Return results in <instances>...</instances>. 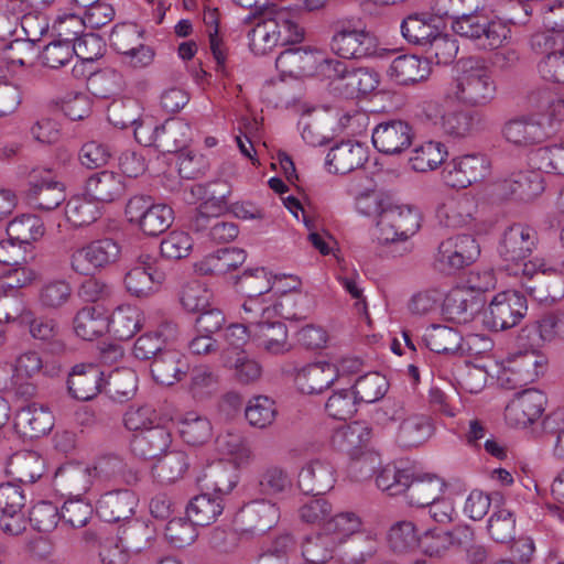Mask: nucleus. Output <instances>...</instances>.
<instances>
[{"label":"nucleus","mask_w":564,"mask_h":564,"mask_svg":"<svg viewBox=\"0 0 564 564\" xmlns=\"http://www.w3.org/2000/svg\"><path fill=\"white\" fill-rule=\"evenodd\" d=\"M538 245L539 234L533 227L523 223L508 226L497 247L501 268L520 280H544L545 273L553 270V264L541 257L531 258Z\"/></svg>","instance_id":"1"},{"label":"nucleus","mask_w":564,"mask_h":564,"mask_svg":"<svg viewBox=\"0 0 564 564\" xmlns=\"http://www.w3.org/2000/svg\"><path fill=\"white\" fill-rule=\"evenodd\" d=\"M492 70L481 58L470 57L457 63L446 97L466 107H485L496 97Z\"/></svg>","instance_id":"2"},{"label":"nucleus","mask_w":564,"mask_h":564,"mask_svg":"<svg viewBox=\"0 0 564 564\" xmlns=\"http://www.w3.org/2000/svg\"><path fill=\"white\" fill-rule=\"evenodd\" d=\"M120 253L121 247L115 239H96L82 247L70 249L69 268L79 275H95L116 263Z\"/></svg>","instance_id":"3"},{"label":"nucleus","mask_w":564,"mask_h":564,"mask_svg":"<svg viewBox=\"0 0 564 564\" xmlns=\"http://www.w3.org/2000/svg\"><path fill=\"white\" fill-rule=\"evenodd\" d=\"M469 39L482 50H497L511 37V29L500 15L481 9V12L465 20L456 33Z\"/></svg>","instance_id":"4"},{"label":"nucleus","mask_w":564,"mask_h":564,"mask_svg":"<svg viewBox=\"0 0 564 564\" xmlns=\"http://www.w3.org/2000/svg\"><path fill=\"white\" fill-rule=\"evenodd\" d=\"M527 312L525 296L516 291H506L495 295L488 306L481 310V322L489 330H506L517 326Z\"/></svg>","instance_id":"5"},{"label":"nucleus","mask_w":564,"mask_h":564,"mask_svg":"<svg viewBox=\"0 0 564 564\" xmlns=\"http://www.w3.org/2000/svg\"><path fill=\"white\" fill-rule=\"evenodd\" d=\"M420 228V214L410 206L393 205L390 200L377 220L376 238L382 245L406 241Z\"/></svg>","instance_id":"6"},{"label":"nucleus","mask_w":564,"mask_h":564,"mask_svg":"<svg viewBox=\"0 0 564 564\" xmlns=\"http://www.w3.org/2000/svg\"><path fill=\"white\" fill-rule=\"evenodd\" d=\"M329 46L341 58H364L376 53L377 39L365 29H356L351 21H337Z\"/></svg>","instance_id":"7"},{"label":"nucleus","mask_w":564,"mask_h":564,"mask_svg":"<svg viewBox=\"0 0 564 564\" xmlns=\"http://www.w3.org/2000/svg\"><path fill=\"white\" fill-rule=\"evenodd\" d=\"M555 132L552 120H546L544 115L518 116L507 120L501 128L503 139L517 148L542 143Z\"/></svg>","instance_id":"8"},{"label":"nucleus","mask_w":564,"mask_h":564,"mask_svg":"<svg viewBox=\"0 0 564 564\" xmlns=\"http://www.w3.org/2000/svg\"><path fill=\"white\" fill-rule=\"evenodd\" d=\"M28 199L37 209L51 212L66 199L65 185L50 167L32 169L28 175Z\"/></svg>","instance_id":"9"},{"label":"nucleus","mask_w":564,"mask_h":564,"mask_svg":"<svg viewBox=\"0 0 564 564\" xmlns=\"http://www.w3.org/2000/svg\"><path fill=\"white\" fill-rule=\"evenodd\" d=\"M480 253L479 245L470 235H458L442 241L434 258V268L444 274H454L474 262Z\"/></svg>","instance_id":"10"},{"label":"nucleus","mask_w":564,"mask_h":564,"mask_svg":"<svg viewBox=\"0 0 564 564\" xmlns=\"http://www.w3.org/2000/svg\"><path fill=\"white\" fill-rule=\"evenodd\" d=\"M236 486V480H231L226 475L214 484V495L202 494L195 496L186 506V516L197 527L209 525L223 513L225 508V496Z\"/></svg>","instance_id":"11"},{"label":"nucleus","mask_w":564,"mask_h":564,"mask_svg":"<svg viewBox=\"0 0 564 564\" xmlns=\"http://www.w3.org/2000/svg\"><path fill=\"white\" fill-rule=\"evenodd\" d=\"M490 173V161L484 154H466L446 163L442 175L446 185L466 188L482 181Z\"/></svg>","instance_id":"12"},{"label":"nucleus","mask_w":564,"mask_h":564,"mask_svg":"<svg viewBox=\"0 0 564 564\" xmlns=\"http://www.w3.org/2000/svg\"><path fill=\"white\" fill-rule=\"evenodd\" d=\"M414 129L402 119H390L378 123L372 129L373 147L386 155H398L406 151L413 143Z\"/></svg>","instance_id":"13"},{"label":"nucleus","mask_w":564,"mask_h":564,"mask_svg":"<svg viewBox=\"0 0 564 564\" xmlns=\"http://www.w3.org/2000/svg\"><path fill=\"white\" fill-rule=\"evenodd\" d=\"M546 395L538 389H525L514 394L505 409L507 423L514 427H527L544 412Z\"/></svg>","instance_id":"14"},{"label":"nucleus","mask_w":564,"mask_h":564,"mask_svg":"<svg viewBox=\"0 0 564 564\" xmlns=\"http://www.w3.org/2000/svg\"><path fill=\"white\" fill-rule=\"evenodd\" d=\"M547 0H509L507 4L513 2L521 6V11L517 14H507L509 20L519 26L527 25L530 18L539 13L542 15L544 25L552 32H564V1L554 3L546 2Z\"/></svg>","instance_id":"15"},{"label":"nucleus","mask_w":564,"mask_h":564,"mask_svg":"<svg viewBox=\"0 0 564 564\" xmlns=\"http://www.w3.org/2000/svg\"><path fill=\"white\" fill-rule=\"evenodd\" d=\"M485 305V297L476 294L470 289L463 286L451 290L442 302L443 315L455 323L466 324L470 322Z\"/></svg>","instance_id":"16"},{"label":"nucleus","mask_w":564,"mask_h":564,"mask_svg":"<svg viewBox=\"0 0 564 564\" xmlns=\"http://www.w3.org/2000/svg\"><path fill=\"white\" fill-rule=\"evenodd\" d=\"M238 518L243 531L252 534H263L278 523L280 510L270 500L256 499L241 508Z\"/></svg>","instance_id":"17"},{"label":"nucleus","mask_w":564,"mask_h":564,"mask_svg":"<svg viewBox=\"0 0 564 564\" xmlns=\"http://www.w3.org/2000/svg\"><path fill=\"white\" fill-rule=\"evenodd\" d=\"M138 506V498L129 489L107 491L100 496L96 505L98 517L105 522L130 520Z\"/></svg>","instance_id":"18"},{"label":"nucleus","mask_w":564,"mask_h":564,"mask_svg":"<svg viewBox=\"0 0 564 564\" xmlns=\"http://www.w3.org/2000/svg\"><path fill=\"white\" fill-rule=\"evenodd\" d=\"M499 187L506 197L531 202L543 193L544 180L540 172L523 170L511 173Z\"/></svg>","instance_id":"19"},{"label":"nucleus","mask_w":564,"mask_h":564,"mask_svg":"<svg viewBox=\"0 0 564 564\" xmlns=\"http://www.w3.org/2000/svg\"><path fill=\"white\" fill-rule=\"evenodd\" d=\"M104 383V372L99 367L80 364L68 373L67 389L74 399L88 401L101 391Z\"/></svg>","instance_id":"20"},{"label":"nucleus","mask_w":564,"mask_h":564,"mask_svg":"<svg viewBox=\"0 0 564 564\" xmlns=\"http://www.w3.org/2000/svg\"><path fill=\"white\" fill-rule=\"evenodd\" d=\"M93 482L89 466L78 463L64 464L54 475V486L62 495L69 498H80L90 489Z\"/></svg>","instance_id":"21"},{"label":"nucleus","mask_w":564,"mask_h":564,"mask_svg":"<svg viewBox=\"0 0 564 564\" xmlns=\"http://www.w3.org/2000/svg\"><path fill=\"white\" fill-rule=\"evenodd\" d=\"M446 488L444 479L435 474H415L406 481L404 495L411 506H416L425 512V506L437 500Z\"/></svg>","instance_id":"22"},{"label":"nucleus","mask_w":564,"mask_h":564,"mask_svg":"<svg viewBox=\"0 0 564 564\" xmlns=\"http://www.w3.org/2000/svg\"><path fill=\"white\" fill-rule=\"evenodd\" d=\"M67 22L75 23L79 29L83 28L82 20L76 13L58 20L57 30L59 39L48 43L41 55L43 64L50 68H59L68 64L74 56L70 47L69 30L65 28Z\"/></svg>","instance_id":"23"},{"label":"nucleus","mask_w":564,"mask_h":564,"mask_svg":"<svg viewBox=\"0 0 564 564\" xmlns=\"http://www.w3.org/2000/svg\"><path fill=\"white\" fill-rule=\"evenodd\" d=\"M334 467L322 460L306 464L299 474L297 485L304 495L324 496L335 485Z\"/></svg>","instance_id":"24"},{"label":"nucleus","mask_w":564,"mask_h":564,"mask_svg":"<svg viewBox=\"0 0 564 564\" xmlns=\"http://www.w3.org/2000/svg\"><path fill=\"white\" fill-rule=\"evenodd\" d=\"M172 442L170 430L161 423L143 432L133 434L130 447L133 455L143 459H153L164 453Z\"/></svg>","instance_id":"25"},{"label":"nucleus","mask_w":564,"mask_h":564,"mask_svg":"<svg viewBox=\"0 0 564 564\" xmlns=\"http://www.w3.org/2000/svg\"><path fill=\"white\" fill-rule=\"evenodd\" d=\"M477 205L474 198L467 195H457L446 198L436 208L438 223L447 228H462L474 220Z\"/></svg>","instance_id":"26"},{"label":"nucleus","mask_w":564,"mask_h":564,"mask_svg":"<svg viewBox=\"0 0 564 564\" xmlns=\"http://www.w3.org/2000/svg\"><path fill=\"white\" fill-rule=\"evenodd\" d=\"M250 330L251 340L256 346L270 355H283L291 349L288 328L280 321L265 319Z\"/></svg>","instance_id":"27"},{"label":"nucleus","mask_w":564,"mask_h":564,"mask_svg":"<svg viewBox=\"0 0 564 564\" xmlns=\"http://www.w3.org/2000/svg\"><path fill=\"white\" fill-rule=\"evenodd\" d=\"M468 338L465 343L460 333L449 326L432 324L424 333L423 340L425 346L436 354H460L469 350Z\"/></svg>","instance_id":"28"},{"label":"nucleus","mask_w":564,"mask_h":564,"mask_svg":"<svg viewBox=\"0 0 564 564\" xmlns=\"http://www.w3.org/2000/svg\"><path fill=\"white\" fill-rule=\"evenodd\" d=\"M336 379V365L317 362L301 368L295 375L294 382L302 393L317 394L329 388Z\"/></svg>","instance_id":"29"},{"label":"nucleus","mask_w":564,"mask_h":564,"mask_svg":"<svg viewBox=\"0 0 564 564\" xmlns=\"http://www.w3.org/2000/svg\"><path fill=\"white\" fill-rule=\"evenodd\" d=\"M150 370L155 382L172 386L182 380L189 370V365L183 354L167 349L154 357Z\"/></svg>","instance_id":"30"},{"label":"nucleus","mask_w":564,"mask_h":564,"mask_svg":"<svg viewBox=\"0 0 564 564\" xmlns=\"http://www.w3.org/2000/svg\"><path fill=\"white\" fill-rule=\"evenodd\" d=\"M367 161V151L358 142L350 140L343 141L333 147L326 156V164L329 172L347 174L361 167Z\"/></svg>","instance_id":"31"},{"label":"nucleus","mask_w":564,"mask_h":564,"mask_svg":"<svg viewBox=\"0 0 564 564\" xmlns=\"http://www.w3.org/2000/svg\"><path fill=\"white\" fill-rule=\"evenodd\" d=\"M150 256H140L138 263L124 276L127 291L135 297H147L154 291V284L163 281V274L153 270Z\"/></svg>","instance_id":"32"},{"label":"nucleus","mask_w":564,"mask_h":564,"mask_svg":"<svg viewBox=\"0 0 564 564\" xmlns=\"http://www.w3.org/2000/svg\"><path fill=\"white\" fill-rule=\"evenodd\" d=\"M246 259L243 249L226 247L204 257L196 264V271L202 275H224L236 270Z\"/></svg>","instance_id":"33"},{"label":"nucleus","mask_w":564,"mask_h":564,"mask_svg":"<svg viewBox=\"0 0 564 564\" xmlns=\"http://www.w3.org/2000/svg\"><path fill=\"white\" fill-rule=\"evenodd\" d=\"M85 192L94 202L112 203L124 194L126 185L120 174L102 171L87 180Z\"/></svg>","instance_id":"34"},{"label":"nucleus","mask_w":564,"mask_h":564,"mask_svg":"<svg viewBox=\"0 0 564 564\" xmlns=\"http://www.w3.org/2000/svg\"><path fill=\"white\" fill-rule=\"evenodd\" d=\"M432 419L422 413H413L403 419L397 431V443L404 448L424 444L433 434Z\"/></svg>","instance_id":"35"},{"label":"nucleus","mask_w":564,"mask_h":564,"mask_svg":"<svg viewBox=\"0 0 564 564\" xmlns=\"http://www.w3.org/2000/svg\"><path fill=\"white\" fill-rule=\"evenodd\" d=\"M482 117L477 111L456 109L445 112L441 118L443 133L453 139L470 137L480 129Z\"/></svg>","instance_id":"36"},{"label":"nucleus","mask_w":564,"mask_h":564,"mask_svg":"<svg viewBox=\"0 0 564 564\" xmlns=\"http://www.w3.org/2000/svg\"><path fill=\"white\" fill-rule=\"evenodd\" d=\"M191 127L178 118H171L159 126L155 148L162 153H175L186 148Z\"/></svg>","instance_id":"37"},{"label":"nucleus","mask_w":564,"mask_h":564,"mask_svg":"<svg viewBox=\"0 0 564 564\" xmlns=\"http://www.w3.org/2000/svg\"><path fill=\"white\" fill-rule=\"evenodd\" d=\"M431 73L429 62L416 55H400L390 67L389 75L400 85H411L425 80Z\"/></svg>","instance_id":"38"},{"label":"nucleus","mask_w":564,"mask_h":564,"mask_svg":"<svg viewBox=\"0 0 564 564\" xmlns=\"http://www.w3.org/2000/svg\"><path fill=\"white\" fill-rule=\"evenodd\" d=\"M134 30H115L111 33V45L121 55V62L132 68H145L150 66L155 57V51L144 44H139L133 47H124L121 41L128 36L134 35Z\"/></svg>","instance_id":"39"},{"label":"nucleus","mask_w":564,"mask_h":564,"mask_svg":"<svg viewBox=\"0 0 564 564\" xmlns=\"http://www.w3.org/2000/svg\"><path fill=\"white\" fill-rule=\"evenodd\" d=\"M378 85V73L367 67H354L349 68L346 76H344L341 86H335V89L343 97L352 99L372 93Z\"/></svg>","instance_id":"40"},{"label":"nucleus","mask_w":564,"mask_h":564,"mask_svg":"<svg viewBox=\"0 0 564 564\" xmlns=\"http://www.w3.org/2000/svg\"><path fill=\"white\" fill-rule=\"evenodd\" d=\"M402 37L411 45L422 50L433 39L438 28L429 13H411L405 17L400 25Z\"/></svg>","instance_id":"41"},{"label":"nucleus","mask_w":564,"mask_h":564,"mask_svg":"<svg viewBox=\"0 0 564 564\" xmlns=\"http://www.w3.org/2000/svg\"><path fill=\"white\" fill-rule=\"evenodd\" d=\"M108 327V317L93 306L83 307L73 319L76 336L84 340L100 337L107 332Z\"/></svg>","instance_id":"42"},{"label":"nucleus","mask_w":564,"mask_h":564,"mask_svg":"<svg viewBox=\"0 0 564 564\" xmlns=\"http://www.w3.org/2000/svg\"><path fill=\"white\" fill-rule=\"evenodd\" d=\"M44 232L45 227L43 220L40 217L30 214H23L15 217L7 227L8 237L25 249H28L33 241L42 238Z\"/></svg>","instance_id":"43"},{"label":"nucleus","mask_w":564,"mask_h":564,"mask_svg":"<svg viewBox=\"0 0 564 564\" xmlns=\"http://www.w3.org/2000/svg\"><path fill=\"white\" fill-rule=\"evenodd\" d=\"M110 332L119 340H128L141 327V313L135 306H118L108 318Z\"/></svg>","instance_id":"44"},{"label":"nucleus","mask_w":564,"mask_h":564,"mask_svg":"<svg viewBox=\"0 0 564 564\" xmlns=\"http://www.w3.org/2000/svg\"><path fill=\"white\" fill-rule=\"evenodd\" d=\"M317 62L315 53L310 47H290L281 52L275 58L276 68L290 76L310 70Z\"/></svg>","instance_id":"45"},{"label":"nucleus","mask_w":564,"mask_h":564,"mask_svg":"<svg viewBox=\"0 0 564 564\" xmlns=\"http://www.w3.org/2000/svg\"><path fill=\"white\" fill-rule=\"evenodd\" d=\"M8 468L19 482L33 484L42 477L44 462L34 452L18 453L10 458Z\"/></svg>","instance_id":"46"},{"label":"nucleus","mask_w":564,"mask_h":564,"mask_svg":"<svg viewBox=\"0 0 564 564\" xmlns=\"http://www.w3.org/2000/svg\"><path fill=\"white\" fill-rule=\"evenodd\" d=\"M15 425L31 438L41 437L52 430V415L43 409L29 405L18 411Z\"/></svg>","instance_id":"47"},{"label":"nucleus","mask_w":564,"mask_h":564,"mask_svg":"<svg viewBox=\"0 0 564 564\" xmlns=\"http://www.w3.org/2000/svg\"><path fill=\"white\" fill-rule=\"evenodd\" d=\"M447 148L440 141H427L413 150L410 165L416 172H427L444 163Z\"/></svg>","instance_id":"48"},{"label":"nucleus","mask_w":564,"mask_h":564,"mask_svg":"<svg viewBox=\"0 0 564 564\" xmlns=\"http://www.w3.org/2000/svg\"><path fill=\"white\" fill-rule=\"evenodd\" d=\"M265 15L275 26L274 36H276L279 45L296 44L303 40L304 29L300 26L289 11H275L272 7L270 13Z\"/></svg>","instance_id":"49"},{"label":"nucleus","mask_w":564,"mask_h":564,"mask_svg":"<svg viewBox=\"0 0 564 564\" xmlns=\"http://www.w3.org/2000/svg\"><path fill=\"white\" fill-rule=\"evenodd\" d=\"M529 293L539 301L555 302L564 296V279L556 274V269L545 273L544 280L534 278L530 281L520 280Z\"/></svg>","instance_id":"50"},{"label":"nucleus","mask_w":564,"mask_h":564,"mask_svg":"<svg viewBox=\"0 0 564 564\" xmlns=\"http://www.w3.org/2000/svg\"><path fill=\"white\" fill-rule=\"evenodd\" d=\"M188 466L186 453L173 451L158 460L153 467V476L160 484H172L183 477Z\"/></svg>","instance_id":"51"},{"label":"nucleus","mask_w":564,"mask_h":564,"mask_svg":"<svg viewBox=\"0 0 564 564\" xmlns=\"http://www.w3.org/2000/svg\"><path fill=\"white\" fill-rule=\"evenodd\" d=\"M246 300L242 304L241 318L253 328L265 319H272L276 316L274 300L265 295L243 294Z\"/></svg>","instance_id":"52"},{"label":"nucleus","mask_w":564,"mask_h":564,"mask_svg":"<svg viewBox=\"0 0 564 564\" xmlns=\"http://www.w3.org/2000/svg\"><path fill=\"white\" fill-rule=\"evenodd\" d=\"M421 51L429 64L447 65L456 57L458 45L455 39L438 30Z\"/></svg>","instance_id":"53"},{"label":"nucleus","mask_w":564,"mask_h":564,"mask_svg":"<svg viewBox=\"0 0 564 564\" xmlns=\"http://www.w3.org/2000/svg\"><path fill=\"white\" fill-rule=\"evenodd\" d=\"M358 403H373L381 400L389 389V381L379 372L360 376L352 386Z\"/></svg>","instance_id":"54"},{"label":"nucleus","mask_w":564,"mask_h":564,"mask_svg":"<svg viewBox=\"0 0 564 564\" xmlns=\"http://www.w3.org/2000/svg\"><path fill=\"white\" fill-rule=\"evenodd\" d=\"M178 432L185 443L203 445L212 436V424L206 417L188 412L178 422Z\"/></svg>","instance_id":"55"},{"label":"nucleus","mask_w":564,"mask_h":564,"mask_svg":"<svg viewBox=\"0 0 564 564\" xmlns=\"http://www.w3.org/2000/svg\"><path fill=\"white\" fill-rule=\"evenodd\" d=\"M420 534L413 522L398 521L391 525L388 532V543L395 553H408L417 549Z\"/></svg>","instance_id":"56"},{"label":"nucleus","mask_w":564,"mask_h":564,"mask_svg":"<svg viewBox=\"0 0 564 564\" xmlns=\"http://www.w3.org/2000/svg\"><path fill=\"white\" fill-rule=\"evenodd\" d=\"M13 366L19 381H29L40 372L47 377H54L59 372V367L56 364L43 362L35 351H26L20 355Z\"/></svg>","instance_id":"57"},{"label":"nucleus","mask_w":564,"mask_h":564,"mask_svg":"<svg viewBox=\"0 0 564 564\" xmlns=\"http://www.w3.org/2000/svg\"><path fill=\"white\" fill-rule=\"evenodd\" d=\"M336 541L324 532L307 536L302 543V555L306 564H324L333 557Z\"/></svg>","instance_id":"58"},{"label":"nucleus","mask_w":564,"mask_h":564,"mask_svg":"<svg viewBox=\"0 0 564 564\" xmlns=\"http://www.w3.org/2000/svg\"><path fill=\"white\" fill-rule=\"evenodd\" d=\"M217 449L227 456H230L237 467L249 464L251 459V448L245 437L238 433L221 434L216 438Z\"/></svg>","instance_id":"59"},{"label":"nucleus","mask_w":564,"mask_h":564,"mask_svg":"<svg viewBox=\"0 0 564 564\" xmlns=\"http://www.w3.org/2000/svg\"><path fill=\"white\" fill-rule=\"evenodd\" d=\"M420 549L424 554L433 557L444 555L449 547L455 543L454 533L451 531L442 530L437 527L426 528L420 534Z\"/></svg>","instance_id":"60"},{"label":"nucleus","mask_w":564,"mask_h":564,"mask_svg":"<svg viewBox=\"0 0 564 564\" xmlns=\"http://www.w3.org/2000/svg\"><path fill=\"white\" fill-rule=\"evenodd\" d=\"M140 117L141 107L134 98L116 99L107 109L109 122L120 129L133 126Z\"/></svg>","instance_id":"61"},{"label":"nucleus","mask_w":564,"mask_h":564,"mask_svg":"<svg viewBox=\"0 0 564 564\" xmlns=\"http://www.w3.org/2000/svg\"><path fill=\"white\" fill-rule=\"evenodd\" d=\"M487 531L497 543H508L516 535V517L507 508H498L488 519Z\"/></svg>","instance_id":"62"},{"label":"nucleus","mask_w":564,"mask_h":564,"mask_svg":"<svg viewBox=\"0 0 564 564\" xmlns=\"http://www.w3.org/2000/svg\"><path fill=\"white\" fill-rule=\"evenodd\" d=\"M360 525V518L355 512H339L324 522L323 532L338 544L356 533Z\"/></svg>","instance_id":"63"},{"label":"nucleus","mask_w":564,"mask_h":564,"mask_svg":"<svg viewBox=\"0 0 564 564\" xmlns=\"http://www.w3.org/2000/svg\"><path fill=\"white\" fill-rule=\"evenodd\" d=\"M246 420L257 429L270 426L276 416L275 403L265 395L252 398L245 410Z\"/></svg>","instance_id":"64"}]
</instances>
